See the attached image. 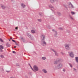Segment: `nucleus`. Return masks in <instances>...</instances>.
Listing matches in <instances>:
<instances>
[{"label": "nucleus", "mask_w": 78, "mask_h": 78, "mask_svg": "<svg viewBox=\"0 0 78 78\" xmlns=\"http://www.w3.org/2000/svg\"><path fill=\"white\" fill-rule=\"evenodd\" d=\"M70 17L71 19H72V20H73V17H72L71 16H70Z\"/></svg>", "instance_id": "nucleus-26"}, {"label": "nucleus", "mask_w": 78, "mask_h": 78, "mask_svg": "<svg viewBox=\"0 0 78 78\" xmlns=\"http://www.w3.org/2000/svg\"><path fill=\"white\" fill-rule=\"evenodd\" d=\"M0 57L1 58H5V56H4V55H0Z\"/></svg>", "instance_id": "nucleus-13"}, {"label": "nucleus", "mask_w": 78, "mask_h": 78, "mask_svg": "<svg viewBox=\"0 0 78 78\" xmlns=\"http://www.w3.org/2000/svg\"><path fill=\"white\" fill-rule=\"evenodd\" d=\"M13 53H16V52H15V51H12Z\"/></svg>", "instance_id": "nucleus-33"}, {"label": "nucleus", "mask_w": 78, "mask_h": 78, "mask_svg": "<svg viewBox=\"0 0 78 78\" xmlns=\"http://www.w3.org/2000/svg\"><path fill=\"white\" fill-rule=\"evenodd\" d=\"M62 67V64L61 63H60L57 66V67H55V69H60Z\"/></svg>", "instance_id": "nucleus-4"}, {"label": "nucleus", "mask_w": 78, "mask_h": 78, "mask_svg": "<svg viewBox=\"0 0 78 78\" xmlns=\"http://www.w3.org/2000/svg\"><path fill=\"white\" fill-rule=\"evenodd\" d=\"M21 5L22 7V8H25V5L23 4H21Z\"/></svg>", "instance_id": "nucleus-10"}, {"label": "nucleus", "mask_w": 78, "mask_h": 78, "mask_svg": "<svg viewBox=\"0 0 78 78\" xmlns=\"http://www.w3.org/2000/svg\"><path fill=\"white\" fill-rule=\"evenodd\" d=\"M41 37L42 39V40H45V36L43 34H41Z\"/></svg>", "instance_id": "nucleus-7"}, {"label": "nucleus", "mask_w": 78, "mask_h": 78, "mask_svg": "<svg viewBox=\"0 0 78 78\" xmlns=\"http://www.w3.org/2000/svg\"><path fill=\"white\" fill-rule=\"evenodd\" d=\"M55 0H50L51 2V3H53V2H55Z\"/></svg>", "instance_id": "nucleus-23"}, {"label": "nucleus", "mask_w": 78, "mask_h": 78, "mask_svg": "<svg viewBox=\"0 0 78 78\" xmlns=\"http://www.w3.org/2000/svg\"><path fill=\"white\" fill-rule=\"evenodd\" d=\"M6 72L8 73V72H9V71H6Z\"/></svg>", "instance_id": "nucleus-37"}, {"label": "nucleus", "mask_w": 78, "mask_h": 78, "mask_svg": "<svg viewBox=\"0 0 78 78\" xmlns=\"http://www.w3.org/2000/svg\"><path fill=\"white\" fill-rule=\"evenodd\" d=\"M16 44V45H17V44Z\"/></svg>", "instance_id": "nucleus-44"}, {"label": "nucleus", "mask_w": 78, "mask_h": 78, "mask_svg": "<svg viewBox=\"0 0 78 78\" xmlns=\"http://www.w3.org/2000/svg\"><path fill=\"white\" fill-rule=\"evenodd\" d=\"M0 41L1 42H3V40L2 39V38H0Z\"/></svg>", "instance_id": "nucleus-25"}, {"label": "nucleus", "mask_w": 78, "mask_h": 78, "mask_svg": "<svg viewBox=\"0 0 78 78\" xmlns=\"http://www.w3.org/2000/svg\"><path fill=\"white\" fill-rule=\"evenodd\" d=\"M18 27H16V30H17Z\"/></svg>", "instance_id": "nucleus-35"}, {"label": "nucleus", "mask_w": 78, "mask_h": 78, "mask_svg": "<svg viewBox=\"0 0 78 78\" xmlns=\"http://www.w3.org/2000/svg\"><path fill=\"white\" fill-rule=\"evenodd\" d=\"M20 39L21 40V41H23V39H24L23 38V37H20Z\"/></svg>", "instance_id": "nucleus-21"}, {"label": "nucleus", "mask_w": 78, "mask_h": 78, "mask_svg": "<svg viewBox=\"0 0 78 78\" xmlns=\"http://www.w3.org/2000/svg\"><path fill=\"white\" fill-rule=\"evenodd\" d=\"M58 15H59V16H60L61 15V13H60V12H58Z\"/></svg>", "instance_id": "nucleus-29"}, {"label": "nucleus", "mask_w": 78, "mask_h": 78, "mask_svg": "<svg viewBox=\"0 0 78 78\" xmlns=\"http://www.w3.org/2000/svg\"><path fill=\"white\" fill-rule=\"evenodd\" d=\"M30 67L31 68V69H32L33 70V69L32 68V67H31V66H30Z\"/></svg>", "instance_id": "nucleus-38"}, {"label": "nucleus", "mask_w": 78, "mask_h": 78, "mask_svg": "<svg viewBox=\"0 0 78 78\" xmlns=\"http://www.w3.org/2000/svg\"><path fill=\"white\" fill-rule=\"evenodd\" d=\"M14 48H16V46H14Z\"/></svg>", "instance_id": "nucleus-40"}, {"label": "nucleus", "mask_w": 78, "mask_h": 78, "mask_svg": "<svg viewBox=\"0 0 78 78\" xmlns=\"http://www.w3.org/2000/svg\"><path fill=\"white\" fill-rule=\"evenodd\" d=\"M6 45L8 47H10V44H9V43H7L6 44Z\"/></svg>", "instance_id": "nucleus-14"}, {"label": "nucleus", "mask_w": 78, "mask_h": 78, "mask_svg": "<svg viewBox=\"0 0 78 78\" xmlns=\"http://www.w3.org/2000/svg\"><path fill=\"white\" fill-rule=\"evenodd\" d=\"M61 54H62V55H64V52H61Z\"/></svg>", "instance_id": "nucleus-31"}, {"label": "nucleus", "mask_w": 78, "mask_h": 78, "mask_svg": "<svg viewBox=\"0 0 78 78\" xmlns=\"http://www.w3.org/2000/svg\"><path fill=\"white\" fill-rule=\"evenodd\" d=\"M27 35L29 37H30V38H31V35H30V34L27 33Z\"/></svg>", "instance_id": "nucleus-12"}, {"label": "nucleus", "mask_w": 78, "mask_h": 78, "mask_svg": "<svg viewBox=\"0 0 78 78\" xmlns=\"http://www.w3.org/2000/svg\"><path fill=\"white\" fill-rule=\"evenodd\" d=\"M2 70L3 71L4 70L3 69H2Z\"/></svg>", "instance_id": "nucleus-41"}, {"label": "nucleus", "mask_w": 78, "mask_h": 78, "mask_svg": "<svg viewBox=\"0 0 78 78\" xmlns=\"http://www.w3.org/2000/svg\"><path fill=\"white\" fill-rule=\"evenodd\" d=\"M58 63H59V61H55L54 62V64H58Z\"/></svg>", "instance_id": "nucleus-9"}, {"label": "nucleus", "mask_w": 78, "mask_h": 78, "mask_svg": "<svg viewBox=\"0 0 78 78\" xmlns=\"http://www.w3.org/2000/svg\"><path fill=\"white\" fill-rule=\"evenodd\" d=\"M41 43V45H42L43 46H45V45H47V43L45 41H44V40H42Z\"/></svg>", "instance_id": "nucleus-3"}, {"label": "nucleus", "mask_w": 78, "mask_h": 78, "mask_svg": "<svg viewBox=\"0 0 78 78\" xmlns=\"http://www.w3.org/2000/svg\"><path fill=\"white\" fill-rule=\"evenodd\" d=\"M50 8H53V7H50Z\"/></svg>", "instance_id": "nucleus-39"}, {"label": "nucleus", "mask_w": 78, "mask_h": 78, "mask_svg": "<svg viewBox=\"0 0 78 78\" xmlns=\"http://www.w3.org/2000/svg\"><path fill=\"white\" fill-rule=\"evenodd\" d=\"M11 1H13V0H11Z\"/></svg>", "instance_id": "nucleus-42"}, {"label": "nucleus", "mask_w": 78, "mask_h": 78, "mask_svg": "<svg viewBox=\"0 0 78 78\" xmlns=\"http://www.w3.org/2000/svg\"><path fill=\"white\" fill-rule=\"evenodd\" d=\"M71 14H72V15H73L74 14H75L76 13L75 12H71Z\"/></svg>", "instance_id": "nucleus-16"}, {"label": "nucleus", "mask_w": 78, "mask_h": 78, "mask_svg": "<svg viewBox=\"0 0 78 78\" xmlns=\"http://www.w3.org/2000/svg\"><path fill=\"white\" fill-rule=\"evenodd\" d=\"M73 69V71H74V72H77V70L75 68H74Z\"/></svg>", "instance_id": "nucleus-22"}, {"label": "nucleus", "mask_w": 78, "mask_h": 78, "mask_svg": "<svg viewBox=\"0 0 78 78\" xmlns=\"http://www.w3.org/2000/svg\"><path fill=\"white\" fill-rule=\"evenodd\" d=\"M69 46H70L69 44H65V48L66 50H69L70 49Z\"/></svg>", "instance_id": "nucleus-1"}, {"label": "nucleus", "mask_w": 78, "mask_h": 78, "mask_svg": "<svg viewBox=\"0 0 78 78\" xmlns=\"http://www.w3.org/2000/svg\"><path fill=\"white\" fill-rule=\"evenodd\" d=\"M47 27L48 28H50V26L49 25H48Z\"/></svg>", "instance_id": "nucleus-27"}, {"label": "nucleus", "mask_w": 78, "mask_h": 78, "mask_svg": "<svg viewBox=\"0 0 78 78\" xmlns=\"http://www.w3.org/2000/svg\"><path fill=\"white\" fill-rule=\"evenodd\" d=\"M31 32L32 33H35V31L34 30H31Z\"/></svg>", "instance_id": "nucleus-19"}, {"label": "nucleus", "mask_w": 78, "mask_h": 78, "mask_svg": "<svg viewBox=\"0 0 78 78\" xmlns=\"http://www.w3.org/2000/svg\"><path fill=\"white\" fill-rule=\"evenodd\" d=\"M52 31H55V36H56V35L57 34V33H56V31H55V30H52Z\"/></svg>", "instance_id": "nucleus-18"}, {"label": "nucleus", "mask_w": 78, "mask_h": 78, "mask_svg": "<svg viewBox=\"0 0 78 78\" xmlns=\"http://www.w3.org/2000/svg\"><path fill=\"white\" fill-rule=\"evenodd\" d=\"M2 8V9H5V8H6V7L4 5H2L1 6Z\"/></svg>", "instance_id": "nucleus-20"}, {"label": "nucleus", "mask_w": 78, "mask_h": 78, "mask_svg": "<svg viewBox=\"0 0 78 78\" xmlns=\"http://www.w3.org/2000/svg\"><path fill=\"white\" fill-rule=\"evenodd\" d=\"M12 41L13 42H15V43H16V41L14 40H12Z\"/></svg>", "instance_id": "nucleus-30"}, {"label": "nucleus", "mask_w": 78, "mask_h": 78, "mask_svg": "<svg viewBox=\"0 0 78 78\" xmlns=\"http://www.w3.org/2000/svg\"><path fill=\"white\" fill-rule=\"evenodd\" d=\"M42 72H44V73H47V71L46 69H43L42 70Z\"/></svg>", "instance_id": "nucleus-11"}, {"label": "nucleus", "mask_w": 78, "mask_h": 78, "mask_svg": "<svg viewBox=\"0 0 78 78\" xmlns=\"http://www.w3.org/2000/svg\"><path fill=\"white\" fill-rule=\"evenodd\" d=\"M37 20L38 21V22H41V21H42V20H41V19H38Z\"/></svg>", "instance_id": "nucleus-24"}, {"label": "nucleus", "mask_w": 78, "mask_h": 78, "mask_svg": "<svg viewBox=\"0 0 78 78\" xmlns=\"http://www.w3.org/2000/svg\"><path fill=\"white\" fill-rule=\"evenodd\" d=\"M0 48L2 49H3L4 48V47L2 45H0Z\"/></svg>", "instance_id": "nucleus-17"}, {"label": "nucleus", "mask_w": 78, "mask_h": 78, "mask_svg": "<svg viewBox=\"0 0 78 78\" xmlns=\"http://www.w3.org/2000/svg\"><path fill=\"white\" fill-rule=\"evenodd\" d=\"M11 41V40H9V41Z\"/></svg>", "instance_id": "nucleus-43"}, {"label": "nucleus", "mask_w": 78, "mask_h": 78, "mask_svg": "<svg viewBox=\"0 0 78 78\" xmlns=\"http://www.w3.org/2000/svg\"><path fill=\"white\" fill-rule=\"evenodd\" d=\"M69 7L70 8H73V5L71 3H70L69 5Z\"/></svg>", "instance_id": "nucleus-8"}, {"label": "nucleus", "mask_w": 78, "mask_h": 78, "mask_svg": "<svg viewBox=\"0 0 78 78\" xmlns=\"http://www.w3.org/2000/svg\"><path fill=\"white\" fill-rule=\"evenodd\" d=\"M50 50H51V51H54V52L55 53V55H56V56H58V53H57L56 51L55 50V49L51 48L50 49Z\"/></svg>", "instance_id": "nucleus-6"}, {"label": "nucleus", "mask_w": 78, "mask_h": 78, "mask_svg": "<svg viewBox=\"0 0 78 78\" xmlns=\"http://www.w3.org/2000/svg\"><path fill=\"white\" fill-rule=\"evenodd\" d=\"M69 56L71 58H73L74 57V54L73 52H69Z\"/></svg>", "instance_id": "nucleus-5"}, {"label": "nucleus", "mask_w": 78, "mask_h": 78, "mask_svg": "<svg viewBox=\"0 0 78 78\" xmlns=\"http://www.w3.org/2000/svg\"><path fill=\"white\" fill-rule=\"evenodd\" d=\"M0 51H1L2 52V51H3V50L1 48H0Z\"/></svg>", "instance_id": "nucleus-28"}, {"label": "nucleus", "mask_w": 78, "mask_h": 78, "mask_svg": "<svg viewBox=\"0 0 78 78\" xmlns=\"http://www.w3.org/2000/svg\"><path fill=\"white\" fill-rule=\"evenodd\" d=\"M41 58L43 60H45L46 59V57H42Z\"/></svg>", "instance_id": "nucleus-15"}, {"label": "nucleus", "mask_w": 78, "mask_h": 78, "mask_svg": "<svg viewBox=\"0 0 78 78\" xmlns=\"http://www.w3.org/2000/svg\"><path fill=\"white\" fill-rule=\"evenodd\" d=\"M59 30H62V29L61 28H59Z\"/></svg>", "instance_id": "nucleus-32"}, {"label": "nucleus", "mask_w": 78, "mask_h": 78, "mask_svg": "<svg viewBox=\"0 0 78 78\" xmlns=\"http://www.w3.org/2000/svg\"><path fill=\"white\" fill-rule=\"evenodd\" d=\"M63 72H65L66 71V69H63Z\"/></svg>", "instance_id": "nucleus-36"}, {"label": "nucleus", "mask_w": 78, "mask_h": 78, "mask_svg": "<svg viewBox=\"0 0 78 78\" xmlns=\"http://www.w3.org/2000/svg\"><path fill=\"white\" fill-rule=\"evenodd\" d=\"M33 68L34 70H35L34 71L33 70V71H34V72H36V71H38L39 70V68H38V67H37V66L36 65H34V66Z\"/></svg>", "instance_id": "nucleus-2"}, {"label": "nucleus", "mask_w": 78, "mask_h": 78, "mask_svg": "<svg viewBox=\"0 0 78 78\" xmlns=\"http://www.w3.org/2000/svg\"><path fill=\"white\" fill-rule=\"evenodd\" d=\"M69 65H70V67H72V65H71V64H70Z\"/></svg>", "instance_id": "nucleus-34"}]
</instances>
